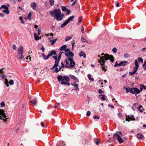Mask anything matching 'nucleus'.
Instances as JSON below:
<instances>
[{
  "instance_id": "obj_8",
  "label": "nucleus",
  "mask_w": 146,
  "mask_h": 146,
  "mask_svg": "<svg viewBox=\"0 0 146 146\" xmlns=\"http://www.w3.org/2000/svg\"><path fill=\"white\" fill-rule=\"evenodd\" d=\"M140 92V90L136 88H131L130 90V93L135 95L139 94Z\"/></svg>"
},
{
  "instance_id": "obj_41",
  "label": "nucleus",
  "mask_w": 146,
  "mask_h": 146,
  "mask_svg": "<svg viewBox=\"0 0 146 146\" xmlns=\"http://www.w3.org/2000/svg\"><path fill=\"white\" fill-rule=\"evenodd\" d=\"M88 142V140L87 139H85V140H84L82 141V144L83 145H84V144H85L87 143Z\"/></svg>"
},
{
  "instance_id": "obj_59",
  "label": "nucleus",
  "mask_w": 146,
  "mask_h": 146,
  "mask_svg": "<svg viewBox=\"0 0 146 146\" xmlns=\"http://www.w3.org/2000/svg\"><path fill=\"white\" fill-rule=\"evenodd\" d=\"M37 31L38 32V35H39L40 32H41V30L40 29H37Z\"/></svg>"
},
{
  "instance_id": "obj_11",
  "label": "nucleus",
  "mask_w": 146,
  "mask_h": 146,
  "mask_svg": "<svg viewBox=\"0 0 146 146\" xmlns=\"http://www.w3.org/2000/svg\"><path fill=\"white\" fill-rule=\"evenodd\" d=\"M31 7L34 10H36V3L35 2H32L31 4Z\"/></svg>"
},
{
  "instance_id": "obj_56",
  "label": "nucleus",
  "mask_w": 146,
  "mask_h": 146,
  "mask_svg": "<svg viewBox=\"0 0 146 146\" xmlns=\"http://www.w3.org/2000/svg\"><path fill=\"white\" fill-rule=\"evenodd\" d=\"M136 73V72H135V71H133V72H129V74L131 75H132L133 74H135Z\"/></svg>"
},
{
  "instance_id": "obj_19",
  "label": "nucleus",
  "mask_w": 146,
  "mask_h": 146,
  "mask_svg": "<svg viewBox=\"0 0 146 146\" xmlns=\"http://www.w3.org/2000/svg\"><path fill=\"white\" fill-rule=\"evenodd\" d=\"M30 102L35 105H36L37 104V101L36 100L34 99L33 100H30Z\"/></svg>"
},
{
  "instance_id": "obj_58",
  "label": "nucleus",
  "mask_w": 146,
  "mask_h": 146,
  "mask_svg": "<svg viewBox=\"0 0 146 146\" xmlns=\"http://www.w3.org/2000/svg\"><path fill=\"white\" fill-rule=\"evenodd\" d=\"M129 54L128 53H126L124 54V57L125 58H127Z\"/></svg>"
},
{
  "instance_id": "obj_14",
  "label": "nucleus",
  "mask_w": 146,
  "mask_h": 146,
  "mask_svg": "<svg viewBox=\"0 0 146 146\" xmlns=\"http://www.w3.org/2000/svg\"><path fill=\"white\" fill-rule=\"evenodd\" d=\"M54 55H56V52L54 50L51 51L50 53L48 54V56H49V57Z\"/></svg>"
},
{
  "instance_id": "obj_21",
  "label": "nucleus",
  "mask_w": 146,
  "mask_h": 146,
  "mask_svg": "<svg viewBox=\"0 0 146 146\" xmlns=\"http://www.w3.org/2000/svg\"><path fill=\"white\" fill-rule=\"evenodd\" d=\"M9 9V8L7 7L6 5H2L0 8V9L1 10H3V9Z\"/></svg>"
},
{
  "instance_id": "obj_17",
  "label": "nucleus",
  "mask_w": 146,
  "mask_h": 146,
  "mask_svg": "<svg viewBox=\"0 0 146 146\" xmlns=\"http://www.w3.org/2000/svg\"><path fill=\"white\" fill-rule=\"evenodd\" d=\"M140 91L141 92L143 89L145 90L146 89V86L143 84H140Z\"/></svg>"
},
{
  "instance_id": "obj_55",
  "label": "nucleus",
  "mask_w": 146,
  "mask_h": 146,
  "mask_svg": "<svg viewBox=\"0 0 146 146\" xmlns=\"http://www.w3.org/2000/svg\"><path fill=\"white\" fill-rule=\"evenodd\" d=\"M70 76H71V78L72 79L74 80L75 79H76V77L75 76H74L73 75H71Z\"/></svg>"
},
{
  "instance_id": "obj_30",
  "label": "nucleus",
  "mask_w": 146,
  "mask_h": 146,
  "mask_svg": "<svg viewBox=\"0 0 146 146\" xmlns=\"http://www.w3.org/2000/svg\"><path fill=\"white\" fill-rule=\"evenodd\" d=\"M57 38L54 39L53 40H51L50 41L51 42V44L52 45H53L56 42V41H57Z\"/></svg>"
},
{
  "instance_id": "obj_51",
  "label": "nucleus",
  "mask_w": 146,
  "mask_h": 146,
  "mask_svg": "<svg viewBox=\"0 0 146 146\" xmlns=\"http://www.w3.org/2000/svg\"><path fill=\"white\" fill-rule=\"evenodd\" d=\"M19 19L21 21V23H25V22L24 21H23V17H19Z\"/></svg>"
},
{
  "instance_id": "obj_50",
  "label": "nucleus",
  "mask_w": 146,
  "mask_h": 146,
  "mask_svg": "<svg viewBox=\"0 0 146 146\" xmlns=\"http://www.w3.org/2000/svg\"><path fill=\"white\" fill-rule=\"evenodd\" d=\"M9 83L10 85H12L14 84V81L13 80H11L9 81Z\"/></svg>"
},
{
  "instance_id": "obj_57",
  "label": "nucleus",
  "mask_w": 146,
  "mask_h": 146,
  "mask_svg": "<svg viewBox=\"0 0 146 146\" xmlns=\"http://www.w3.org/2000/svg\"><path fill=\"white\" fill-rule=\"evenodd\" d=\"M93 117H94V118L95 119H99V117L97 115L94 116Z\"/></svg>"
},
{
  "instance_id": "obj_40",
  "label": "nucleus",
  "mask_w": 146,
  "mask_h": 146,
  "mask_svg": "<svg viewBox=\"0 0 146 146\" xmlns=\"http://www.w3.org/2000/svg\"><path fill=\"white\" fill-rule=\"evenodd\" d=\"M5 84L7 85V87H8L9 85L8 84L9 82L7 79L5 78Z\"/></svg>"
},
{
  "instance_id": "obj_35",
  "label": "nucleus",
  "mask_w": 146,
  "mask_h": 146,
  "mask_svg": "<svg viewBox=\"0 0 146 146\" xmlns=\"http://www.w3.org/2000/svg\"><path fill=\"white\" fill-rule=\"evenodd\" d=\"M64 14L63 13L61 14V15L60 16V17L59 19V21H61L63 19Z\"/></svg>"
},
{
  "instance_id": "obj_10",
  "label": "nucleus",
  "mask_w": 146,
  "mask_h": 146,
  "mask_svg": "<svg viewBox=\"0 0 146 146\" xmlns=\"http://www.w3.org/2000/svg\"><path fill=\"white\" fill-rule=\"evenodd\" d=\"M23 47L22 46H20L18 48L17 54V56L20 54H23Z\"/></svg>"
},
{
  "instance_id": "obj_53",
  "label": "nucleus",
  "mask_w": 146,
  "mask_h": 146,
  "mask_svg": "<svg viewBox=\"0 0 146 146\" xmlns=\"http://www.w3.org/2000/svg\"><path fill=\"white\" fill-rule=\"evenodd\" d=\"M1 106L2 107H3L5 106V104L3 102H1L0 104Z\"/></svg>"
},
{
  "instance_id": "obj_37",
  "label": "nucleus",
  "mask_w": 146,
  "mask_h": 146,
  "mask_svg": "<svg viewBox=\"0 0 146 146\" xmlns=\"http://www.w3.org/2000/svg\"><path fill=\"white\" fill-rule=\"evenodd\" d=\"M62 7V10L63 11H66L68 9L66 8V7L63 6H61Z\"/></svg>"
},
{
  "instance_id": "obj_2",
  "label": "nucleus",
  "mask_w": 146,
  "mask_h": 146,
  "mask_svg": "<svg viewBox=\"0 0 146 146\" xmlns=\"http://www.w3.org/2000/svg\"><path fill=\"white\" fill-rule=\"evenodd\" d=\"M52 16L59 21L60 16L61 15V12L60 9H55L53 11H50L49 12Z\"/></svg>"
},
{
  "instance_id": "obj_27",
  "label": "nucleus",
  "mask_w": 146,
  "mask_h": 146,
  "mask_svg": "<svg viewBox=\"0 0 146 146\" xmlns=\"http://www.w3.org/2000/svg\"><path fill=\"white\" fill-rule=\"evenodd\" d=\"M68 23L67 21H66L60 27L63 28L66 26Z\"/></svg>"
},
{
  "instance_id": "obj_13",
  "label": "nucleus",
  "mask_w": 146,
  "mask_h": 146,
  "mask_svg": "<svg viewBox=\"0 0 146 146\" xmlns=\"http://www.w3.org/2000/svg\"><path fill=\"white\" fill-rule=\"evenodd\" d=\"M128 64L127 61L123 60L120 62L119 64V66H125L126 64Z\"/></svg>"
},
{
  "instance_id": "obj_25",
  "label": "nucleus",
  "mask_w": 146,
  "mask_h": 146,
  "mask_svg": "<svg viewBox=\"0 0 146 146\" xmlns=\"http://www.w3.org/2000/svg\"><path fill=\"white\" fill-rule=\"evenodd\" d=\"M42 56L44 60H47L50 58L48 56V55L46 56L45 55L44 53H43L42 54Z\"/></svg>"
},
{
  "instance_id": "obj_63",
  "label": "nucleus",
  "mask_w": 146,
  "mask_h": 146,
  "mask_svg": "<svg viewBox=\"0 0 146 146\" xmlns=\"http://www.w3.org/2000/svg\"><path fill=\"white\" fill-rule=\"evenodd\" d=\"M141 50L143 52H145L146 51V48H143L141 49Z\"/></svg>"
},
{
  "instance_id": "obj_31",
  "label": "nucleus",
  "mask_w": 146,
  "mask_h": 146,
  "mask_svg": "<svg viewBox=\"0 0 146 146\" xmlns=\"http://www.w3.org/2000/svg\"><path fill=\"white\" fill-rule=\"evenodd\" d=\"M56 67H55L56 68L54 69V72H56V73H57L59 71L61 70V67H60V66L59 68H56Z\"/></svg>"
},
{
  "instance_id": "obj_48",
  "label": "nucleus",
  "mask_w": 146,
  "mask_h": 146,
  "mask_svg": "<svg viewBox=\"0 0 146 146\" xmlns=\"http://www.w3.org/2000/svg\"><path fill=\"white\" fill-rule=\"evenodd\" d=\"M142 107V106L141 105H140L139 106V107L138 108V109L139 110V111L141 112L142 113L143 112V111L140 109V108H141Z\"/></svg>"
},
{
  "instance_id": "obj_12",
  "label": "nucleus",
  "mask_w": 146,
  "mask_h": 146,
  "mask_svg": "<svg viewBox=\"0 0 146 146\" xmlns=\"http://www.w3.org/2000/svg\"><path fill=\"white\" fill-rule=\"evenodd\" d=\"M65 54L67 57H72L74 55V53L71 51L69 52H65Z\"/></svg>"
},
{
  "instance_id": "obj_36",
  "label": "nucleus",
  "mask_w": 146,
  "mask_h": 146,
  "mask_svg": "<svg viewBox=\"0 0 146 146\" xmlns=\"http://www.w3.org/2000/svg\"><path fill=\"white\" fill-rule=\"evenodd\" d=\"M88 79L89 80L92 81H93L94 80V79L93 78H92L91 77V74H88Z\"/></svg>"
},
{
  "instance_id": "obj_28",
  "label": "nucleus",
  "mask_w": 146,
  "mask_h": 146,
  "mask_svg": "<svg viewBox=\"0 0 146 146\" xmlns=\"http://www.w3.org/2000/svg\"><path fill=\"white\" fill-rule=\"evenodd\" d=\"M66 48V45H64L62 46L60 48V50L61 51H62L63 50H65V49Z\"/></svg>"
},
{
  "instance_id": "obj_6",
  "label": "nucleus",
  "mask_w": 146,
  "mask_h": 146,
  "mask_svg": "<svg viewBox=\"0 0 146 146\" xmlns=\"http://www.w3.org/2000/svg\"><path fill=\"white\" fill-rule=\"evenodd\" d=\"M65 61L67 64H70V66H69L70 68L75 67L74 65L75 64V63L74 61L73 58H68L66 59Z\"/></svg>"
},
{
  "instance_id": "obj_62",
  "label": "nucleus",
  "mask_w": 146,
  "mask_h": 146,
  "mask_svg": "<svg viewBox=\"0 0 146 146\" xmlns=\"http://www.w3.org/2000/svg\"><path fill=\"white\" fill-rule=\"evenodd\" d=\"M41 50H42V52H43L44 51V48L43 46H42Z\"/></svg>"
},
{
  "instance_id": "obj_32",
  "label": "nucleus",
  "mask_w": 146,
  "mask_h": 146,
  "mask_svg": "<svg viewBox=\"0 0 146 146\" xmlns=\"http://www.w3.org/2000/svg\"><path fill=\"white\" fill-rule=\"evenodd\" d=\"M74 83H75L74 85V86L75 88V90L77 91L79 90L78 85L75 82H74Z\"/></svg>"
},
{
  "instance_id": "obj_34",
  "label": "nucleus",
  "mask_w": 146,
  "mask_h": 146,
  "mask_svg": "<svg viewBox=\"0 0 146 146\" xmlns=\"http://www.w3.org/2000/svg\"><path fill=\"white\" fill-rule=\"evenodd\" d=\"M124 88L126 90V92L127 93H128L129 92H130V90H131V88H130L129 87L127 88L125 87H124Z\"/></svg>"
},
{
  "instance_id": "obj_23",
  "label": "nucleus",
  "mask_w": 146,
  "mask_h": 146,
  "mask_svg": "<svg viewBox=\"0 0 146 146\" xmlns=\"http://www.w3.org/2000/svg\"><path fill=\"white\" fill-rule=\"evenodd\" d=\"M1 11L7 14H9V9H5L3 10H1Z\"/></svg>"
},
{
  "instance_id": "obj_61",
  "label": "nucleus",
  "mask_w": 146,
  "mask_h": 146,
  "mask_svg": "<svg viewBox=\"0 0 146 146\" xmlns=\"http://www.w3.org/2000/svg\"><path fill=\"white\" fill-rule=\"evenodd\" d=\"M13 49L15 50L16 49V46L15 44H13Z\"/></svg>"
},
{
  "instance_id": "obj_22",
  "label": "nucleus",
  "mask_w": 146,
  "mask_h": 146,
  "mask_svg": "<svg viewBox=\"0 0 146 146\" xmlns=\"http://www.w3.org/2000/svg\"><path fill=\"white\" fill-rule=\"evenodd\" d=\"M74 16H70L69 17V18L68 19L66 20L67 22L69 23L70 21H73L74 18Z\"/></svg>"
},
{
  "instance_id": "obj_15",
  "label": "nucleus",
  "mask_w": 146,
  "mask_h": 146,
  "mask_svg": "<svg viewBox=\"0 0 146 146\" xmlns=\"http://www.w3.org/2000/svg\"><path fill=\"white\" fill-rule=\"evenodd\" d=\"M34 38L36 40H37L39 39H41V37H39L38 35L36 33H35L34 34Z\"/></svg>"
},
{
  "instance_id": "obj_44",
  "label": "nucleus",
  "mask_w": 146,
  "mask_h": 146,
  "mask_svg": "<svg viewBox=\"0 0 146 146\" xmlns=\"http://www.w3.org/2000/svg\"><path fill=\"white\" fill-rule=\"evenodd\" d=\"M71 38H72V37H71L70 36H68L66 38V39H65V41H68L70 40Z\"/></svg>"
},
{
  "instance_id": "obj_54",
  "label": "nucleus",
  "mask_w": 146,
  "mask_h": 146,
  "mask_svg": "<svg viewBox=\"0 0 146 146\" xmlns=\"http://www.w3.org/2000/svg\"><path fill=\"white\" fill-rule=\"evenodd\" d=\"M91 114V112L90 111H88L86 113V115L88 116H90Z\"/></svg>"
},
{
  "instance_id": "obj_7",
  "label": "nucleus",
  "mask_w": 146,
  "mask_h": 146,
  "mask_svg": "<svg viewBox=\"0 0 146 146\" xmlns=\"http://www.w3.org/2000/svg\"><path fill=\"white\" fill-rule=\"evenodd\" d=\"M117 131L116 132V133H115L113 135V137L115 139L116 138L120 143H121L123 142L124 140L122 139L121 137L118 134Z\"/></svg>"
},
{
  "instance_id": "obj_39",
  "label": "nucleus",
  "mask_w": 146,
  "mask_h": 146,
  "mask_svg": "<svg viewBox=\"0 0 146 146\" xmlns=\"http://www.w3.org/2000/svg\"><path fill=\"white\" fill-rule=\"evenodd\" d=\"M81 40L83 42H88V40L84 39L83 37H82L81 38Z\"/></svg>"
},
{
  "instance_id": "obj_18",
  "label": "nucleus",
  "mask_w": 146,
  "mask_h": 146,
  "mask_svg": "<svg viewBox=\"0 0 146 146\" xmlns=\"http://www.w3.org/2000/svg\"><path fill=\"white\" fill-rule=\"evenodd\" d=\"M79 56L81 57L83 56L85 58L86 57V54L83 51H81L79 54Z\"/></svg>"
},
{
  "instance_id": "obj_64",
  "label": "nucleus",
  "mask_w": 146,
  "mask_h": 146,
  "mask_svg": "<svg viewBox=\"0 0 146 146\" xmlns=\"http://www.w3.org/2000/svg\"><path fill=\"white\" fill-rule=\"evenodd\" d=\"M143 66L145 67L146 66V60L144 61V64L143 65Z\"/></svg>"
},
{
  "instance_id": "obj_29",
  "label": "nucleus",
  "mask_w": 146,
  "mask_h": 146,
  "mask_svg": "<svg viewBox=\"0 0 146 146\" xmlns=\"http://www.w3.org/2000/svg\"><path fill=\"white\" fill-rule=\"evenodd\" d=\"M32 15V13L31 12H30L28 15L27 17L28 19L31 20V17Z\"/></svg>"
},
{
  "instance_id": "obj_33",
  "label": "nucleus",
  "mask_w": 146,
  "mask_h": 146,
  "mask_svg": "<svg viewBox=\"0 0 146 146\" xmlns=\"http://www.w3.org/2000/svg\"><path fill=\"white\" fill-rule=\"evenodd\" d=\"M138 104L137 103H135L133 105L132 107V109L133 111H135V110L134 109V108L135 107H136L137 106H138Z\"/></svg>"
},
{
  "instance_id": "obj_1",
  "label": "nucleus",
  "mask_w": 146,
  "mask_h": 146,
  "mask_svg": "<svg viewBox=\"0 0 146 146\" xmlns=\"http://www.w3.org/2000/svg\"><path fill=\"white\" fill-rule=\"evenodd\" d=\"M102 56L104 55V56H101L98 55V56L100 58V60H98V61L100 63L101 65H102L105 62V60H107L110 59V61L113 62L114 60L113 56L112 55H110L108 54H104L102 53L101 54Z\"/></svg>"
},
{
  "instance_id": "obj_24",
  "label": "nucleus",
  "mask_w": 146,
  "mask_h": 146,
  "mask_svg": "<svg viewBox=\"0 0 146 146\" xmlns=\"http://www.w3.org/2000/svg\"><path fill=\"white\" fill-rule=\"evenodd\" d=\"M100 98L103 101H105L106 100L105 96L104 95L101 94L99 96Z\"/></svg>"
},
{
  "instance_id": "obj_43",
  "label": "nucleus",
  "mask_w": 146,
  "mask_h": 146,
  "mask_svg": "<svg viewBox=\"0 0 146 146\" xmlns=\"http://www.w3.org/2000/svg\"><path fill=\"white\" fill-rule=\"evenodd\" d=\"M135 67H139V66L137 60H135Z\"/></svg>"
},
{
  "instance_id": "obj_52",
  "label": "nucleus",
  "mask_w": 146,
  "mask_h": 146,
  "mask_svg": "<svg viewBox=\"0 0 146 146\" xmlns=\"http://www.w3.org/2000/svg\"><path fill=\"white\" fill-rule=\"evenodd\" d=\"M139 67H134L133 68V71H135V72H136L137 70L138 69Z\"/></svg>"
},
{
  "instance_id": "obj_20",
  "label": "nucleus",
  "mask_w": 146,
  "mask_h": 146,
  "mask_svg": "<svg viewBox=\"0 0 146 146\" xmlns=\"http://www.w3.org/2000/svg\"><path fill=\"white\" fill-rule=\"evenodd\" d=\"M20 54L21 55L20 57H19V55L18 56H17V58H19V59L20 60H24V58L23 54Z\"/></svg>"
},
{
  "instance_id": "obj_60",
  "label": "nucleus",
  "mask_w": 146,
  "mask_h": 146,
  "mask_svg": "<svg viewBox=\"0 0 146 146\" xmlns=\"http://www.w3.org/2000/svg\"><path fill=\"white\" fill-rule=\"evenodd\" d=\"M66 11L67 15H69L70 13V11L68 9Z\"/></svg>"
},
{
  "instance_id": "obj_16",
  "label": "nucleus",
  "mask_w": 146,
  "mask_h": 146,
  "mask_svg": "<svg viewBox=\"0 0 146 146\" xmlns=\"http://www.w3.org/2000/svg\"><path fill=\"white\" fill-rule=\"evenodd\" d=\"M137 136L139 140H143L144 137L143 135L140 133H138Z\"/></svg>"
},
{
  "instance_id": "obj_9",
  "label": "nucleus",
  "mask_w": 146,
  "mask_h": 146,
  "mask_svg": "<svg viewBox=\"0 0 146 146\" xmlns=\"http://www.w3.org/2000/svg\"><path fill=\"white\" fill-rule=\"evenodd\" d=\"M134 116L133 115L126 116V121H129L132 120H135V119L134 118Z\"/></svg>"
},
{
  "instance_id": "obj_46",
  "label": "nucleus",
  "mask_w": 146,
  "mask_h": 146,
  "mask_svg": "<svg viewBox=\"0 0 146 146\" xmlns=\"http://www.w3.org/2000/svg\"><path fill=\"white\" fill-rule=\"evenodd\" d=\"M0 76L3 79H5L6 78V76L4 74H1V75Z\"/></svg>"
},
{
  "instance_id": "obj_3",
  "label": "nucleus",
  "mask_w": 146,
  "mask_h": 146,
  "mask_svg": "<svg viewBox=\"0 0 146 146\" xmlns=\"http://www.w3.org/2000/svg\"><path fill=\"white\" fill-rule=\"evenodd\" d=\"M61 57V53H59L58 54V58H57V54L56 56H53V58L55 60V64L52 67V69H53L55 68L56 67L58 66V64L60 61V60Z\"/></svg>"
},
{
  "instance_id": "obj_49",
  "label": "nucleus",
  "mask_w": 146,
  "mask_h": 146,
  "mask_svg": "<svg viewBox=\"0 0 146 146\" xmlns=\"http://www.w3.org/2000/svg\"><path fill=\"white\" fill-rule=\"evenodd\" d=\"M117 49L115 47L112 50V51L114 53H115L117 52Z\"/></svg>"
},
{
  "instance_id": "obj_38",
  "label": "nucleus",
  "mask_w": 146,
  "mask_h": 146,
  "mask_svg": "<svg viewBox=\"0 0 146 146\" xmlns=\"http://www.w3.org/2000/svg\"><path fill=\"white\" fill-rule=\"evenodd\" d=\"M50 4L51 6L53 5L54 4V0H49Z\"/></svg>"
},
{
  "instance_id": "obj_45",
  "label": "nucleus",
  "mask_w": 146,
  "mask_h": 146,
  "mask_svg": "<svg viewBox=\"0 0 146 146\" xmlns=\"http://www.w3.org/2000/svg\"><path fill=\"white\" fill-rule=\"evenodd\" d=\"M69 81H67L66 82H62V85H68L69 86L70 85V84L69 82Z\"/></svg>"
},
{
  "instance_id": "obj_47",
  "label": "nucleus",
  "mask_w": 146,
  "mask_h": 146,
  "mask_svg": "<svg viewBox=\"0 0 146 146\" xmlns=\"http://www.w3.org/2000/svg\"><path fill=\"white\" fill-rule=\"evenodd\" d=\"M138 60L139 62H141L142 63H143V60L142 58L141 57H138Z\"/></svg>"
},
{
  "instance_id": "obj_5",
  "label": "nucleus",
  "mask_w": 146,
  "mask_h": 146,
  "mask_svg": "<svg viewBox=\"0 0 146 146\" xmlns=\"http://www.w3.org/2000/svg\"><path fill=\"white\" fill-rule=\"evenodd\" d=\"M8 119L5 113V111L3 110L0 109V119H2L4 122H6Z\"/></svg>"
},
{
  "instance_id": "obj_4",
  "label": "nucleus",
  "mask_w": 146,
  "mask_h": 146,
  "mask_svg": "<svg viewBox=\"0 0 146 146\" xmlns=\"http://www.w3.org/2000/svg\"><path fill=\"white\" fill-rule=\"evenodd\" d=\"M57 79L59 82L61 81V84L62 82H66L67 81H70V79L68 76H63L62 75H59L57 77Z\"/></svg>"
},
{
  "instance_id": "obj_26",
  "label": "nucleus",
  "mask_w": 146,
  "mask_h": 146,
  "mask_svg": "<svg viewBox=\"0 0 146 146\" xmlns=\"http://www.w3.org/2000/svg\"><path fill=\"white\" fill-rule=\"evenodd\" d=\"M68 23L67 21H66L60 27L63 28L66 26Z\"/></svg>"
},
{
  "instance_id": "obj_42",
  "label": "nucleus",
  "mask_w": 146,
  "mask_h": 146,
  "mask_svg": "<svg viewBox=\"0 0 146 146\" xmlns=\"http://www.w3.org/2000/svg\"><path fill=\"white\" fill-rule=\"evenodd\" d=\"M104 64L103 65H101L102 66V70H104V71H106L107 69L105 68V65H104Z\"/></svg>"
}]
</instances>
